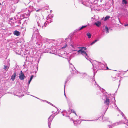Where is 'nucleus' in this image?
<instances>
[{"label":"nucleus","instance_id":"nucleus-15","mask_svg":"<svg viewBox=\"0 0 128 128\" xmlns=\"http://www.w3.org/2000/svg\"><path fill=\"white\" fill-rule=\"evenodd\" d=\"M67 46V45L66 44V45L65 46L63 47L62 48V49H63L64 48H66V46Z\"/></svg>","mask_w":128,"mask_h":128},{"label":"nucleus","instance_id":"nucleus-6","mask_svg":"<svg viewBox=\"0 0 128 128\" xmlns=\"http://www.w3.org/2000/svg\"><path fill=\"white\" fill-rule=\"evenodd\" d=\"M14 34L17 36H18L20 35V33L18 31L16 30L14 32Z\"/></svg>","mask_w":128,"mask_h":128},{"label":"nucleus","instance_id":"nucleus-1","mask_svg":"<svg viewBox=\"0 0 128 128\" xmlns=\"http://www.w3.org/2000/svg\"><path fill=\"white\" fill-rule=\"evenodd\" d=\"M19 79L21 80H23L26 78L22 70L20 71V74H19Z\"/></svg>","mask_w":128,"mask_h":128},{"label":"nucleus","instance_id":"nucleus-4","mask_svg":"<svg viewBox=\"0 0 128 128\" xmlns=\"http://www.w3.org/2000/svg\"><path fill=\"white\" fill-rule=\"evenodd\" d=\"M110 102V100L108 98H106V100L104 101V102L105 104L108 105L109 104Z\"/></svg>","mask_w":128,"mask_h":128},{"label":"nucleus","instance_id":"nucleus-14","mask_svg":"<svg viewBox=\"0 0 128 128\" xmlns=\"http://www.w3.org/2000/svg\"><path fill=\"white\" fill-rule=\"evenodd\" d=\"M34 77V76L33 75H32L30 77V80H32V79Z\"/></svg>","mask_w":128,"mask_h":128},{"label":"nucleus","instance_id":"nucleus-10","mask_svg":"<svg viewBox=\"0 0 128 128\" xmlns=\"http://www.w3.org/2000/svg\"><path fill=\"white\" fill-rule=\"evenodd\" d=\"M122 3L123 4H127V2L126 0H122Z\"/></svg>","mask_w":128,"mask_h":128},{"label":"nucleus","instance_id":"nucleus-2","mask_svg":"<svg viewBox=\"0 0 128 128\" xmlns=\"http://www.w3.org/2000/svg\"><path fill=\"white\" fill-rule=\"evenodd\" d=\"M77 52L78 53H80L84 56L85 55L86 56H87V54L86 52L83 50L82 49H81L80 50H78Z\"/></svg>","mask_w":128,"mask_h":128},{"label":"nucleus","instance_id":"nucleus-18","mask_svg":"<svg viewBox=\"0 0 128 128\" xmlns=\"http://www.w3.org/2000/svg\"><path fill=\"white\" fill-rule=\"evenodd\" d=\"M106 68L107 70H110V69L108 68V66L106 67Z\"/></svg>","mask_w":128,"mask_h":128},{"label":"nucleus","instance_id":"nucleus-20","mask_svg":"<svg viewBox=\"0 0 128 128\" xmlns=\"http://www.w3.org/2000/svg\"><path fill=\"white\" fill-rule=\"evenodd\" d=\"M71 46H72L73 48H74V46H72V45H71Z\"/></svg>","mask_w":128,"mask_h":128},{"label":"nucleus","instance_id":"nucleus-12","mask_svg":"<svg viewBox=\"0 0 128 128\" xmlns=\"http://www.w3.org/2000/svg\"><path fill=\"white\" fill-rule=\"evenodd\" d=\"M87 26H82L81 28H80L79 30H81L83 29V28L86 27Z\"/></svg>","mask_w":128,"mask_h":128},{"label":"nucleus","instance_id":"nucleus-13","mask_svg":"<svg viewBox=\"0 0 128 128\" xmlns=\"http://www.w3.org/2000/svg\"><path fill=\"white\" fill-rule=\"evenodd\" d=\"M4 69L5 70H6L7 68H8V69L9 68V67L7 66L4 65Z\"/></svg>","mask_w":128,"mask_h":128},{"label":"nucleus","instance_id":"nucleus-3","mask_svg":"<svg viewBox=\"0 0 128 128\" xmlns=\"http://www.w3.org/2000/svg\"><path fill=\"white\" fill-rule=\"evenodd\" d=\"M16 76V73L15 72L13 74L12 76L11 77V79L13 81H14L15 79V78Z\"/></svg>","mask_w":128,"mask_h":128},{"label":"nucleus","instance_id":"nucleus-7","mask_svg":"<svg viewBox=\"0 0 128 128\" xmlns=\"http://www.w3.org/2000/svg\"><path fill=\"white\" fill-rule=\"evenodd\" d=\"M86 35L88 36V38H90L91 37V34L89 32H88L86 34Z\"/></svg>","mask_w":128,"mask_h":128},{"label":"nucleus","instance_id":"nucleus-22","mask_svg":"<svg viewBox=\"0 0 128 128\" xmlns=\"http://www.w3.org/2000/svg\"><path fill=\"white\" fill-rule=\"evenodd\" d=\"M72 110H71V111L72 112Z\"/></svg>","mask_w":128,"mask_h":128},{"label":"nucleus","instance_id":"nucleus-21","mask_svg":"<svg viewBox=\"0 0 128 128\" xmlns=\"http://www.w3.org/2000/svg\"><path fill=\"white\" fill-rule=\"evenodd\" d=\"M73 112H75V111H73Z\"/></svg>","mask_w":128,"mask_h":128},{"label":"nucleus","instance_id":"nucleus-19","mask_svg":"<svg viewBox=\"0 0 128 128\" xmlns=\"http://www.w3.org/2000/svg\"><path fill=\"white\" fill-rule=\"evenodd\" d=\"M125 26H128V24H125L124 25Z\"/></svg>","mask_w":128,"mask_h":128},{"label":"nucleus","instance_id":"nucleus-9","mask_svg":"<svg viewBox=\"0 0 128 128\" xmlns=\"http://www.w3.org/2000/svg\"><path fill=\"white\" fill-rule=\"evenodd\" d=\"M105 30L106 31V33L107 34L108 33L109 31H108V27L107 26H106L105 27Z\"/></svg>","mask_w":128,"mask_h":128},{"label":"nucleus","instance_id":"nucleus-23","mask_svg":"<svg viewBox=\"0 0 128 128\" xmlns=\"http://www.w3.org/2000/svg\"><path fill=\"white\" fill-rule=\"evenodd\" d=\"M73 51H76V50H74Z\"/></svg>","mask_w":128,"mask_h":128},{"label":"nucleus","instance_id":"nucleus-24","mask_svg":"<svg viewBox=\"0 0 128 128\" xmlns=\"http://www.w3.org/2000/svg\"><path fill=\"white\" fill-rule=\"evenodd\" d=\"M85 56V57L86 58V56Z\"/></svg>","mask_w":128,"mask_h":128},{"label":"nucleus","instance_id":"nucleus-8","mask_svg":"<svg viewBox=\"0 0 128 128\" xmlns=\"http://www.w3.org/2000/svg\"><path fill=\"white\" fill-rule=\"evenodd\" d=\"M110 17L109 16H107L106 17H105V18L104 19V20L106 21L108 19L110 18Z\"/></svg>","mask_w":128,"mask_h":128},{"label":"nucleus","instance_id":"nucleus-16","mask_svg":"<svg viewBox=\"0 0 128 128\" xmlns=\"http://www.w3.org/2000/svg\"><path fill=\"white\" fill-rule=\"evenodd\" d=\"M79 48H81V49H82L83 48H84V50H86V48H85V47H82V48H81V47H79Z\"/></svg>","mask_w":128,"mask_h":128},{"label":"nucleus","instance_id":"nucleus-11","mask_svg":"<svg viewBox=\"0 0 128 128\" xmlns=\"http://www.w3.org/2000/svg\"><path fill=\"white\" fill-rule=\"evenodd\" d=\"M98 40H98V39L94 41V42H92V43H91L90 44V45H92V44H94L95 42H97V41H98Z\"/></svg>","mask_w":128,"mask_h":128},{"label":"nucleus","instance_id":"nucleus-5","mask_svg":"<svg viewBox=\"0 0 128 128\" xmlns=\"http://www.w3.org/2000/svg\"><path fill=\"white\" fill-rule=\"evenodd\" d=\"M101 22H100L97 21L94 24L96 25L98 27L100 26L101 25Z\"/></svg>","mask_w":128,"mask_h":128},{"label":"nucleus","instance_id":"nucleus-17","mask_svg":"<svg viewBox=\"0 0 128 128\" xmlns=\"http://www.w3.org/2000/svg\"><path fill=\"white\" fill-rule=\"evenodd\" d=\"M31 81V80H30L28 82V83L29 84L30 83Z\"/></svg>","mask_w":128,"mask_h":128}]
</instances>
